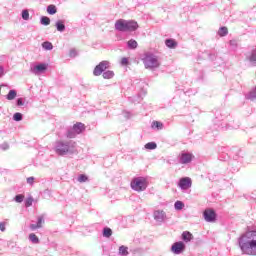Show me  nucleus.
Listing matches in <instances>:
<instances>
[{
    "mask_svg": "<svg viewBox=\"0 0 256 256\" xmlns=\"http://www.w3.org/2000/svg\"><path fill=\"white\" fill-rule=\"evenodd\" d=\"M47 13H49V15H55V13H57V7H55V5H49L47 7Z\"/></svg>",
    "mask_w": 256,
    "mask_h": 256,
    "instance_id": "nucleus-31",
    "label": "nucleus"
},
{
    "mask_svg": "<svg viewBox=\"0 0 256 256\" xmlns=\"http://www.w3.org/2000/svg\"><path fill=\"white\" fill-rule=\"evenodd\" d=\"M77 135H79V134H77L75 132V129L73 127L68 129V131L66 133V137H68V139H75V137H77Z\"/></svg>",
    "mask_w": 256,
    "mask_h": 256,
    "instance_id": "nucleus-20",
    "label": "nucleus"
},
{
    "mask_svg": "<svg viewBox=\"0 0 256 256\" xmlns=\"http://www.w3.org/2000/svg\"><path fill=\"white\" fill-rule=\"evenodd\" d=\"M145 69H158L161 66V62L159 61V56L155 55L151 52H146L144 57L142 58Z\"/></svg>",
    "mask_w": 256,
    "mask_h": 256,
    "instance_id": "nucleus-4",
    "label": "nucleus"
},
{
    "mask_svg": "<svg viewBox=\"0 0 256 256\" xmlns=\"http://www.w3.org/2000/svg\"><path fill=\"white\" fill-rule=\"evenodd\" d=\"M15 97H17V91L16 90H10L8 92V94L6 95V99L8 101H13V99H15Z\"/></svg>",
    "mask_w": 256,
    "mask_h": 256,
    "instance_id": "nucleus-23",
    "label": "nucleus"
},
{
    "mask_svg": "<svg viewBox=\"0 0 256 256\" xmlns=\"http://www.w3.org/2000/svg\"><path fill=\"white\" fill-rule=\"evenodd\" d=\"M171 251L174 255H181L185 251V244L183 242H175L171 247Z\"/></svg>",
    "mask_w": 256,
    "mask_h": 256,
    "instance_id": "nucleus-11",
    "label": "nucleus"
},
{
    "mask_svg": "<svg viewBox=\"0 0 256 256\" xmlns=\"http://www.w3.org/2000/svg\"><path fill=\"white\" fill-rule=\"evenodd\" d=\"M230 47H232V49H237V41L236 40H230Z\"/></svg>",
    "mask_w": 256,
    "mask_h": 256,
    "instance_id": "nucleus-42",
    "label": "nucleus"
},
{
    "mask_svg": "<svg viewBox=\"0 0 256 256\" xmlns=\"http://www.w3.org/2000/svg\"><path fill=\"white\" fill-rule=\"evenodd\" d=\"M28 185H33L35 183V177L31 176L27 178Z\"/></svg>",
    "mask_w": 256,
    "mask_h": 256,
    "instance_id": "nucleus-40",
    "label": "nucleus"
},
{
    "mask_svg": "<svg viewBox=\"0 0 256 256\" xmlns=\"http://www.w3.org/2000/svg\"><path fill=\"white\" fill-rule=\"evenodd\" d=\"M42 47L45 49V51H51L53 50V44L49 41H46L42 44Z\"/></svg>",
    "mask_w": 256,
    "mask_h": 256,
    "instance_id": "nucleus-32",
    "label": "nucleus"
},
{
    "mask_svg": "<svg viewBox=\"0 0 256 256\" xmlns=\"http://www.w3.org/2000/svg\"><path fill=\"white\" fill-rule=\"evenodd\" d=\"M0 231H5V224L3 222L0 223Z\"/></svg>",
    "mask_w": 256,
    "mask_h": 256,
    "instance_id": "nucleus-47",
    "label": "nucleus"
},
{
    "mask_svg": "<svg viewBox=\"0 0 256 256\" xmlns=\"http://www.w3.org/2000/svg\"><path fill=\"white\" fill-rule=\"evenodd\" d=\"M120 64L125 67V65H129V59L122 58Z\"/></svg>",
    "mask_w": 256,
    "mask_h": 256,
    "instance_id": "nucleus-39",
    "label": "nucleus"
},
{
    "mask_svg": "<svg viewBox=\"0 0 256 256\" xmlns=\"http://www.w3.org/2000/svg\"><path fill=\"white\" fill-rule=\"evenodd\" d=\"M77 181L79 183H87V181H89V178L87 177V175L81 174V175L78 176Z\"/></svg>",
    "mask_w": 256,
    "mask_h": 256,
    "instance_id": "nucleus-33",
    "label": "nucleus"
},
{
    "mask_svg": "<svg viewBox=\"0 0 256 256\" xmlns=\"http://www.w3.org/2000/svg\"><path fill=\"white\" fill-rule=\"evenodd\" d=\"M56 29L57 31H59L60 33H63V31H65V24L63 23V20H58L56 22Z\"/></svg>",
    "mask_w": 256,
    "mask_h": 256,
    "instance_id": "nucleus-21",
    "label": "nucleus"
},
{
    "mask_svg": "<svg viewBox=\"0 0 256 256\" xmlns=\"http://www.w3.org/2000/svg\"><path fill=\"white\" fill-rule=\"evenodd\" d=\"M54 151L56 155H59L60 157H73V155L79 154L77 142L73 140L56 141L54 145Z\"/></svg>",
    "mask_w": 256,
    "mask_h": 256,
    "instance_id": "nucleus-2",
    "label": "nucleus"
},
{
    "mask_svg": "<svg viewBox=\"0 0 256 256\" xmlns=\"http://www.w3.org/2000/svg\"><path fill=\"white\" fill-rule=\"evenodd\" d=\"M22 105H25V103H23V98H18L17 99V106L22 107Z\"/></svg>",
    "mask_w": 256,
    "mask_h": 256,
    "instance_id": "nucleus-45",
    "label": "nucleus"
},
{
    "mask_svg": "<svg viewBox=\"0 0 256 256\" xmlns=\"http://www.w3.org/2000/svg\"><path fill=\"white\" fill-rule=\"evenodd\" d=\"M1 149H2L3 151H7V149H9V144H7V143L1 144Z\"/></svg>",
    "mask_w": 256,
    "mask_h": 256,
    "instance_id": "nucleus-46",
    "label": "nucleus"
},
{
    "mask_svg": "<svg viewBox=\"0 0 256 256\" xmlns=\"http://www.w3.org/2000/svg\"><path fill=\"white\" fill-rule=\"evenodd\" d=\"M5 75V67L0 65V79Z\"/></svg>",
    "mask_w": 256,
    "mask_h": 256,
    "instance_id": "nucleus-44",
    "label": "nucleus"
},
{
    "mask_svg": "<svg viewBox=\"0 0 256 256\" xmlns=\"http://www.w3.org/2000/svg\"><path fill=\"white\" fill-rule=\"evenodd\" d=\"M76 55H77V50L71 49L70 52H69V56L70 57H75Z\"/></svg>",
    "mask_w": 256,
    "mask_h": 256,
    "instance_id": "nucleus-43",
    "label": "nucleus"
},
{
    "mask_svg": "<svg viewBox=\"0 0 256 256\" xmlns=\"http://www.w3.org/2000/svg\"><path fill=\"white\" fill-rule=\"evenodd\" d=\"M218 35L219 37H227V35H229V29H227L225 26L220 27L218 30Z\"/></svg>",
    "mask_w": 256,
    "mask_h": 256,
    "instance_id": "nucleus-18",
    "label": "nucleus"
},
{
    "mask_svg": "<svg viewBox=\"0 0 256 256\" xmlns=\"http://www.w3.org/2000/svg\"><path fill=\"white\" fill-rule=\"evenodd\" d=\"M203 217L207 223H215L217 221V214L211 209H206L203 212Z\"/></svg>",
    "mask_w": 256,
    "mask_h": 256,
    "instance_id": "nucleus-9",
    "label": "nucleus"
},
{
    "mask_svg": "<svg viewBox=\"0 0 256 256\" xmlns=\"http://www.w3.org/2000/svg\"><path fill=\"white\" fill-rule=\"evenodd\" d=\"M153 218H154V221L158 223V225H163V223L167 221V213L165 212V210H160V209L154 210Z\"/></svg>",
    "mask_w": 256,
    "mask_h": 256,
    "instance_id": "nucleus-8",
    "label": "nucleus"
},
{
    "mask_svg": "<svg viewBox=\"0 0 256 256\" xmlns=\"http://www.w3.org/2000/svg\"><path fill=\"white\" fill-rule=\"evenodd\" d=\"M26 207H31L33 205V198H28L25 202Z\"/></svg>",
    "mask_w": 256,
    "mask_h": 256,
    "instance_id": "nucleus-41",
    "label": "nucleus"
},
{
    "mask_svg": "<svg viewBox=\"0 0 256 256\" xmlns=\"http://www.w3.org/2000/svg\"><path fill=\"white\" fill-rule=\"evenodd\" d=\"M103 79H113L115 77V72L112 70H107L104 73H102Z\"/></svg>",
    "mask_w": 256,
    "mask_h": 256,
    "instance_id": "nucleus-19",
    "label": "nucleus"
},
{
    "mask_svg": "<svg viewBox=\"0 0 256 256\" xmlns=\"http://www.w3.org/2000/svg\"><path fill=\"white\" fill-rule=\"evenodd\" d=\"M152 129H157L158 131H161V129H163V123L159 121L152 122Z\"/></svg>",
    "mask_w": 256,
    "mask_h": 256,
    "instance_id": "nucleus-29",
    "label": "nucleus"
},
{
    "mask_svg": "<svg viewBox=\"0 0 256 256\" xmlns=\"http://www.w3.org/2000/svg\"><path fill=\"white\" fill-rule=\"evenodd\" d=\"M245 98L248 99L249 101H255V99H256V87L253 88L249 93H247Z\"/></svg>",
    "mask_w": 256,
    "mask_h": 256,
    "instance_id": "nucleus-17",
    "label": "nucleus"
},
{
    "mask_svg": "<svg viewBox=\"0 0 256 256\" xmlns=\"http://www.w3.org/2000/svg\"><path fill=\"white\" fill-rule=\"evenodd\" d=\"M13 120L14 121H23V114L19 113V112H16L14 115H13Z\"/></svg>",
    "mask_w": 256,
    "mask_h": 256,
    "instance_id": "nucleus-36",
    "label": "nucleus"
},
{
    "mask_svg": "<svg viewBox=\"0 0 256 256\" xmlns=\"http://www.w3.org/2000/svg\"><path fill=\"white\" fill-rule=\"evenodd\" d=\"M145 149H148L149 151H153L155 149H157V143L155 142H148L145 144Z\"/></svg>",
    "mask_w": 256,
    "mask_h": 256,
    "instance_id": "nucleus-24",
    "label": "nucleus"
},
{
    "mask_svg": "<svg viewBox=\"0 0 256 256\" xmlns=\"http://www.w3.org/2000/svg\"><path fill=\"white\" fill-rule=\"evenodd\" d=\"M191 161H193V154L184 152L180 155V163L182 165H187V163H191Z\"/></svg>",
    "mask_w": 256,
    "mask_h": 256,
    "instance_id": "nucleus-12",
    "label": "nucleus"
},
{
    "mask_svg": "<svg viewBox=\"0 0 256 256\" xmlns=\"http://www.w3.org/2000/svg\"><path fill=\"white\" fill-rule=\"evenodd\" d=\"M248 61L251 65H256V49L252 50L251 53L247 56Z\"/></svg>",
    "mask_w": 256,
    "mask_h": 256,
    "instance_id": "nucleus-16",
    "label": "nucleus"
},
{
    "mask_svg": "<svg viewBox=\"0 0 256 256\" xmlns=\"http://www.w3.org/2000/svg\"><path fill=\"white\" fill-rule=\"evenodd\" d=\"M40 23L41 25H51V19H49V17L47 16H42L41 19H40Z\"/></svg>",
    "mask_w": 256,
    "mask_h": 256,
    "instance_id": "nucleus-28",
    "label": "nucleus"
},
{
    "mask_svg": "<svg viewBox=\"0 0 256 256\" xmlns=\"http://www.w3.org/2000/svg\"><path fill=\"white\" fill-rule=\"evenodd\" d=\"M22 19L24 21H29V10H23L22 11Z\"/></svg>",
    "mask_w": 256,
    "mask_h": 256,
    "instance_id": "nucleus-37",
    "label": "nucleus"
},
{
    "mask_svg": "<svg viewBox=\"0 0 256 256\" xmlns=\"http://www.w3.org/2000/svg\"><path fill=\"white\" fill-rule=\"evenodd\" d=\"M43 223H45L43 216H39L37 224H30L31 231H36V229H41V227H43Z\"/></svg>",
    "mask_w": 256,
    "mask_h": 256,
    "instance_id": "nucleus-13",
    "label": "nucleus"
},
{
    "mask_svg": "<svg viewBox=\"0 0 256 256\" xmlns=\"http://www.w3.org/2000/svg\"><path fill=\"white\" fill-rule=\"evenodd\" d=\"M29 241H31V243H34V245H37L39 243V237H37L35 233H31L29 235Z\"/></svg>",
    "mask_w": 256,
    "mask_h": 256,
    "instance_id": "nucleus-27",
    "label": "nucleus"
},
{
    "mask_svg": "<svg viewBox=\"0 0 256 256\" xmlns=\"http://www.w3.org/2000/svg\"><path fill=\"white\" fill-rule=\"evenodd\" d=\"M182 239L185 243H189V241L193 240V234L189 231H185L182 233Z\"/></svg>",
    "mask_w": 256,
    "mask_h": 256,
    "instance_id": "nucleus-15",
    "label": "nucleus"
},
{
    "mask_svg": "<svg viewBox=\"0 0 256 256\" xmlns=\"http://www.w3.org/2000/svg\"><path fill=\"white\" fill-rule=\"evenodd\" d=\"M49 67V64L47 63H38V64H31L30 65V73H32V75H43V73H45V71H47Z\"/></svg>",
    "mask_w": 256,
    "mask_h": 256,
    "instance_id": "nucleus-6",
    "label": "nucleus"
},
{
    "mask_svg": "<svg viewBox=\"0 0 256 256\" xmlns=\"http://www.w3.org/2000/svg\"><path fill=\"white\" fill-rule=\"evenodd\" d=\"M127 45H128V49H137L138 47V43L133 39L129 40L127 42Z\"/></svg>",
    "mask_w": 256,
    "mask_h": 256,
    "instance_id": "nucleus-30",
    "label": "nucleus"
},
{
    "mask_svg": "<svg viewBox=\"0 0 256 256\" xmlns=\"http://www.w3.org/2000/svg\"><path fill=\"white\" fill-rule=\"evenodd\" d=\"M109 67H111V62L104 60V61L100 62L98 65H96V67L93 70V75L95 77H99V76L103 75V73L105 71H107V69H109Z\"/></svg>",
    "mask_w": 256,
    "mask_h": 256,
    "instance_id": "nucleus-7",
    "label": "nucleus"
},
{
    "mask_svg": "<svg viewBox=\"0 0 256 256\" xmlns=\"http://www.w3.org/2000/svg\"><path fill=\"white\" fill-rule=\"evenodd\" d=\"M113 235V230L111 228H104L103 230V237H111Z\"/></svg>",
    "mask_w": 256,
    "mask_h": 256,
    "instance_id": "nucleus-34",
    "label": "nucleus"
},
{
    "mask_svg": "<svg viewBox=\"0 0 256 256\" xmlns=\"http://www.w3.org/2000/svg\"><path fill=\"white\" fill-rule=\"evenodd\" d=\"M238 245L243 255L256 256V231H248L238 238Z\"/></svg>",
    "mask_w": 256,
    "mask_h": 256,
    "instance_id": "nucleus-1",
    "label": "nucleus"
},
{
    "mask_svg": "<svg viewBox=\"0 0 256 256\" xmlns=\"http://www.w3.org/2000/svg\"><path fill=\"white\" fill-rule=\"evenodd\" d=\"M148 185L149 182L145 177H136L131 181V189H133V191H137L138 193L145 191Z\"/></svg>",
    "mask_w": 256,
    "mask_h": 256,
    "instance_id": "nucleus-5",
    "label": "nucleus"
},
{
    "mask_svg": "<svg viewBox=\"0 0 256 256\" xmlns=\"http://www.w3.org/2000/svg\"><path fill=\"white\" fill-rule=\"evenodd\" d=\"M72 128L74 129L75 133H77V135H81V133L85 131V124L78 122L74 124Z\"/></svg>",
    "mask_w": 256,
    "mask_h": 256,
    "instance_id": "nucleus-14",
    "label": "nucleus"
},
{
    "mask_svg": "<svg viewBox=\"0 0 256 256\" xmlns=\"http://www.w3.org/2000/svg\"><path fill=\"white\" fill-rule=\"evenodd\" d=\"M191 185H193V182L189 177L181 178L178 182V187H180L182 191H187V189H191Z\"/></svg>",
    "mask_w": 256,
    "mask_h": 256,
    "instance_id": "nucleus-10",
    "label": "nucleus"
},
{
    "mask_svg": "<svg viewBox=\"0 0 256 256\" xmlns=\"http://www.w3.org/2000/svg\"><path fill=\"white\" fill-rule=\"evenodd\" d=\"M116 31L125 33L127 31H137L139 24L135 20L119 19L115 22Z\"/></svg>",
    "mask_w": 256,
    "mask_h": 256,
    "instance_id": "nucleus-3",
    "label": "nucleus"
},
{
    "mask_svg": "<svg viewBox=\"0 0 256 256\" xmlns=\"http://www.w3.org/2000/svg\"><path fill=\"white\" fill-rule=\"evenodd\" d=\"M124 116H125L127 119H129V118L131 117V114H130L129 112H125V113H124Z\"/></svg>",
    "mask_w": 256,
    "mask_h": 256,
    "instance_id": "nucleus-48",
    "label": "nucleus"
},
{
    "mask_svg": "<svg viewBox=\"0 0 256 256\" xmlns=\"http://www.w3.org/2000/svg\"><path fill=\"white\" fill-rule=\"evenodd\" d=\"M183 207H185V203H183L182 201L178 200L174 203V208L176 211H181Z\"/></svg>",
    "mask_w": 256,
    "mask_h": 256,
    "instance_id": "nucleus-26",
    "label": "nucleus"
},
{
    "mask_svg": "<svg viewBox=\"0 0 256 256\" xmlns=\"http://www.w3.org/2000/svg\"><path fill=\"white\" fill-rule=\"evenodd\" d=\"M132 103H141L143 101V96L141 94H138L137 96H133L131 98Z\"/></svg>",
    "mask_w": 256,
    "mask_h": 256,
    "instance_id": "nucleus-35",
    "label": "nucleus"
},
{
    "mask_svg": "<svg viewBox=\"0 0 256 256\" xmlns=\"http://www.w3.org/2000/svg\"><path fill=\"white\" fill-rule=\"evenodd\" d=\"M165 45L168 46L169 49H175V47H177V42L173 39H167Z\"/></svg>",
    "mask_w": 256,
    "mask_h": 256,
    "instance_id": "nucleus-22",
    "label": "nucleus"
},
{
    "mask_svg": "<svg viewBox=\"0 0 256 256\" xmlns=\"http://www.w3.org/2000/svg\"><path fill=\"white\" fill-rule=\"evenodd\" d=\"M119 255H123V256L129 255V248H127V246H120Z\"/></svg>",
    "mask_w": 256,
    "mask_h": 256,
    "instance_id": "nucleus-25",
    "label": "nucleus"
},
{
    "mask_svg": "<svg viewBox=\"0 0 256 256\" xmlns=\"http://www.w3.org/2000/svg\"><path fill=\"white\" fill-rule=\"evenodd\" d=\"M23 199H25V196L18 194L15 196L16 203H23Z\"/></svg>",
    "mask_w": 256,
    "mask_h": 256,
    "instance_id": "nucleus-38",
    "label": "nucleus"
}]
</instances>
